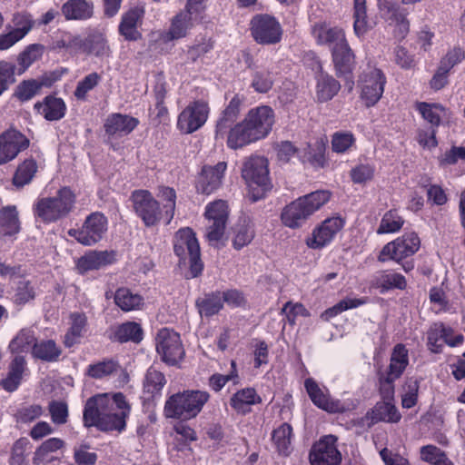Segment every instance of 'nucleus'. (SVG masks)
Segmentation results:
<instances>
[{
  "instance_id": "7c9ffc66",
  "label": "nucleus",
  "mask_w": 465,
  "mask_h": 465,
  "mask_svg": "<svg viewBox=\"0 0 465 465\" xmlns=\"http://www.w3.org/2000/svg\"><path fill=\"white\" fill-rule=\"evenodd\" d=\"M262 401L261 397L252 388H245L236 391L230 400L231 407L239 414L251 411L252 406Z\"/></svg>"
},
{
  "instance_id": "2f4dec72",
  "label": "nucleus",
  "mask_w": 465,
  "mask_h": 465,
  "mask_svg": "<svg viewBox=\"0 0 465 465\" xmlns=\"http://www.w3.org/2000/svg\"><path fill=\"white\" fill-rule=\"evenodd\" d=\"M353 32L362 39L375 26L376 23L367 15L366 0H354Z\"/></svg>"
},
{
  "instance_id": "8fccbe9b",
  "label": "nucleus",
  "mask_w": 465,
  "mask_h": 465,
  "mask_svg": "<svg viewBox=\"0 0 465 465\" xmlns=\"http://www.w3.org/2000/svg\"><path fill=\"white\" fill-rule=\"evenodd\" d=\"M420 458L430 465H454L442 450L431 444L420 448Z\"/></svg>"
},
{
  "instance_id": "4d7b16f0",
  "label": "nucleus",
  "mask_w": 465,
  "mask_h": 465,
  "mask_svg": "<svg viewBox=\"0 0 465 465\" xmlns=\"http://www.w3.org/2000/svg\"><path fill=\"white\" fill-rule=\"evenodd\" d=\"M325 146L323 143L317 142L313 146H308L303 153H299V157L302 162H308L312 166L323 167L325 164Z\"/></svg>"
},
{
  "instance_id": "c756f323",
  "label": "nucleus",
  "mask_w": 465,
  "mask_h": 465,
  "mask_svg": "<svg viewBox=\"0 0 465 465\" xmlns=\"http://www.w3.org/2000/svg\"><path fill=\"white\" fill-rule=\"evenodd\" d=\"M371 287L379 289L381 293L393 288L402 290L406 287V280L401 273L391 271H380L373 275Z\"/></svg>"
},
{
  "instance_id": "4be33fe9",
  "label": "nucleus",
  "mask_w": 465,
  "mask_h": 465,
  "mask_svg": "<svg viewBox=\"0 0 465 465\" xmlns=\"http://www.w3.org/2000/svg\"><path fill=\"white\" fill-rule=\"evenodd\" d=\"M312 35L320 45H327L331 52L347 42L345 32L342 28L330 26L326 23H315L312 26Z\"/></svg>"
},
{
  "instance_id": "3c124183",
  "label": "nucleus",
  "mask_w": 465,
  "mask_h": 465,
  "mask_svg": "<svg viewBox=\"0 0 465 465\" xmlns=\"http://www.w3.org/2000/svg\"><path fill=\"white\" fill-rule=\"evenodd\" d=\"M61 349L52 341H43L33 346V355L45 361H55L61 355Z\"/></svg>"
},
{
  "instance_id": "de8ad7c7",
  "label": "nucleus",
  "mask_w": 465,
  "mask_h": 465,
  "mask_svg": "<svg viewBox=\"0 0 465 465\" xmlns=\"http://www.w3.org/2000/svg\"><path fill=\"white\" fill-rule=\"evenodd\" d=\"M37 163L34 159L25 160L16 168L13 177V184L20 188L30 183L37 172Z\"/></svg>"
},
{
  "instance_id": "0e129e2a",
  "label": "nucleus",
  "mask_w": 465,
  "mask_h": 465,
  "mask_svg": "<svg viewBox=\"0 0 465 465\" xmlns=\"http://www.w3.org/2000/svg\"><path fill=\"white\" fill-rule=\"evenodd\" d=\"M45 84L44 81L40 82L35 79L24 81L17 86L16 95L21 101H28Z\"/></svg>"
},
{
  "instance_id": "338daca9",
  "label": "nucleus",
  "mask_w": 465,
  "mask_h": 465,
  "mask_svg": "<svg viewBox=\"0 0 465 465\" xmlns=\"http://www.w3.org/2000/svg\"><path fill=\"white\" fill-rule=\"evenodd\" d=\"M44 413V410L41 405L32 404L20 408L16 414V421L20 423L28 424L40 418Z\"/></svg>"
},
{
  "instance_id": "72a5a7b5",
  "label": "nucleus",
  "mask_w": 465,
  "mask_h": 465,
  "mask_svg": "<svg viewBox=\"0 0 465 465\" xmlns=\"http://www.w3.org/2000/svg\"><path fill=\"white\" fill-rule=\"evenodd\" d=\"M156 197L161 205V211L163 213L164 224L171 223L174 217L176 209V192L173 188L161 185L157 188Z\"/></svg>"
},
{
  "instance_id": "c9c22d12",
  "label": "nucleus",
  "mask_w": 465,
  "mask_h": 465,
  "mask_svg": "<svg viewBox=\"0 0 465 465\" xmlns=\"http://www.w3.org/2000/svg\"><path fill=\"white\" fill-rule=\"evenodd\" d=\"M87 318L84 314L74 312L70 315V328L64 335V343L72 347L80 341L86 331Z\"/></svg>"
},
{
  "instance_id": "f03ea898",
  "label": "nucleus",
  "mask_w": 465,
  "mask_h": 465,
  "mask_svg": "<svg viewBox=\"0 0 465 465\" xmlns=\"http://www.w3.org/2000/svg\"><path fill=\"white\" fill-rule=\"evenodd\" d=\"M274 123L275 114L270 106L252 108L245 118L229 132L227 145L238 149L263 139L271 133Z\"/></svg>"
},
{
  "instance_id": "c03bdc74",
  "label": "nucleus",
  "mask_w": 465,
  "mask_h": 465,
  "mask_svg": "<svg viewBox=\"0 0 465 465\" xmlns=\"http://www.w3.org/2000/svg\"><path fill=\"white\" fill-rule=\"evenodd\" d=\"M87 55H93L99 59L108 58L111 55V48L104 35L100 32H93L87 35Z\"/></svg>"
},
{
  "instance_id": "37998d69",
  "label": "nucleus",
  "mask_w": 465,
  "mask_h": 465,
  "mask_svg": "<svg viewBox=\"0 0 465 465\" xmlns=\"http://www.w3.org/2000/svg\"><path fill=\"white\" fill-rule=\"evenodd\" d=\"M20 230L18 213L15 206H6L0 210V235H14Z\"/></svg>"
},
{
  "instance_id": "6e6552de",
  "label": "nucleus",
  "mask_w": 465,
  "mask_h": 465,
  "mask_svg": "<svg viewBox=\"0 0 465 465\" xmlns=\"http://www.w3.org/2000/svg\"><path fill=\"white\" fill-rule=\"evenodd\" d=\"M173 251L181 261L184 262L189 258L191 278L202 273L203 264L201 261L200 245L191 228H182L175 233Z\"/></svg>"
},
{
  "instance_id": "09e8293b",
  "label": "nucleus",
  "mask_w": 465,
  "mask_h": 465,
  "mask_svg": "<svg viewBox=\"0 0 465 465\" xmlns=\"http://www.w3.org/2000/svg\"><path fill=\"white\" fill-rule=\"evenodd\" d=\"M341 84L332 76L320 74L317 81V98L320 102H327L337 94Z\"/></svg>"
},
{
  "instance_id": "a19ab883",
  "label": "nucleus",
  "mask_w": 465,
  "mask_h": 465,
  "mask_svg": "<svg viewBox=\"0 0 465 465\" xmlns=\"http://www.w3.org/2000/svg\"><path fill=\"white\" fill-rule=\"evenodd\" d=\"M64 446V441L60 438H50L45 440L35 450L34 455L35 464H47L54 460L53 453L61 450Z\"/></svg>"
},
{
  "instance_id": "393cba45",
  "label": "nucleus",
  "mask_w": 465,
  "mask_h": 465,
  "mask_svg": "<svg viewBox=\"0 0 465 465\" xmlns=\"http://www.w3.org/2000/svg\"><path fill=\"white\" fill-rule=\"evenodd\" d=\"M137 118L127 114H112L104 124V131L109 137L118 138L129 134L138 125Z\"/></svg>"
},
{
  "instance_id": "f704fd0d",
  "label": "nucleus",
  "mask_w": 465,
  "mask_h": 465,
  "mask_svg": "<svg viewBox=\"0 0 465 465\" xmlns=\"http://www.w3.org/2000/svg\"><path fill=\"white\" fill-rule=\"evenodd\" d=\"M196 307L202 317H212L223 308L222 292H211L196 300Z\"/></svg>"
},
{
  "instance_id": "e2e57ef3",
  "label": "nucleus",
  "mask_w": 465,
  "mask_h": 465,
  "mask_svg": "<svg viewBox=\"0 0 465 465\" xmlns=\"http://www.w3.org/2000/svg\"><path fill=\"white\" fill-rule=\"evenodd\" d=\"M374 413L380 420L386 422H398L401 417L397 408L391 401H384L383 402L378 403L375 406Z\"/></svg>"
},
{
  "instance_id": "f8f14e48",
  "label": "nucleus",
  "mask_w": 465,
  "mask_h": 465,
  "mask_svg": "<svg viewBox=\"0 0 465 465\" xmlns=\"http://www.w3.org/2000/svg\"><path fill=\"white\" fill-rule=\"evenodd\" d=\"M208 220L206 238L213 246H217L222 240L228 218V205L225 201L216 200L207 204L204 213Z\"/></svg>"
},
{
  "instance_id": "58836bf2",
  "label": "nucleus",
  "mask_w": 465,
  "mask_h": 465,
  "mask_svg": "<svg viewBox=\"0 0 465 465\" xmlns=\"http://www.w3.org/2000/svg\"><path fill=\"white\" fill-rule=\"evenodd\" d=\"M115 304L124 312L140 310L143 305V298L130 289L122 287L116 290L114 294Z\"/></svg>"
},
{
  "instance_id": "603ef678",
  "label": "nucleus",
  "mask_w": 465,
  "mask_h": 465,
  "mask_svg": "<svg viewBox=\"0 0 465 465\" xmlns=\"http://www.w3.org/2000/svg\"><path fill=\"white\" fill-rule=\"evenodd\" d=\"M403 224L404 219L398 212L396 210H390L381 217L377 233L385 234L397 232L402 228Z\"/></svg>"
},
{
  "instance_id": "864d4df0",
  "label": "nucleus",
  "mask_w": 465,
  "mask_h": 465,
  "mask_svg": "<svg viewBox=\"0 0 465 465\" xmlns=\"http://www.w3.org/2000/svg\"><path fill=\"white\" fill-rule=\"evenodd\" d=\"M417 109L422 117L432 125L431 128L438 126L446 115L445 108L438 104L420 103L417 104Z\"/></svg>"
},
{
  "instance_id": "ddd939ff",
  "label": "nucleus",
  "mask_w": 465,
  "mask_h": 465,
  "mask_svg": "<svg viewBox=\"0 0 465 465\" xmlns=\"http://www.w3.org/2000/svg\"><path fill=\"white\" fill-rule=\"evenodd\" d=\"M304 386L313 404L327 412L342 413L354 408V404L351 401H341L332 399L328 390L322 389L312 378L305 380Z\"/></svg>"
},
{
  "instance_id": "6e6d98bb",
  "label": "nucleus",
  "mask_w": 465,
  "mask_h": 465,
  "mask_svg": "<svg viewBox=\"0 0 465 465\" xmlns=\"http://www.w3.org/2000/svg\"><path fill=\"white\" fill-rule=\"evenodd\" d=\"M120 365L114 360H104L88 366L87 374L94 379H103L117 372Z\"/></svg>"
},
{
  "instance_id": "bb28decb",
  "label": "nucleus",
  "mask_w": 465,
  "mask_h": 465,
  "mask_svg": "<svg viewBox=\"0 0 465 465\" xmlns=\"http://www.w3.org/2000/svg\"><path fill=\"white\" fill-rule=\"evenodd\" d=\"M114 251H90L79 258L76 268L80 273L98 270L115 262Z\"/></svg>"
},
{
  "instance_id": "f257e3e1",
  "label": "nucleus",
  "mask_w": 465,
  "mask_h": 465,
  "mask_svg": "<svg viewBox=\"0 0 465 465\" xmlns=\"http://www.w3.org/2000/svg\"><path fill=\"white\" fill-rule=\"evenodd\" d=\"M130 412L131 406L123 393H101L86 401L83 419L86 427L121 432L125 429Z\"/></svg>"
},
{
  "instance_id": "79ce46f5",
  "label": "nucleus",
  "mask_w": 465,
  "mask_h": 465,
  "mask_svg": "<svg viewBox=\"0 0 465 465\" xmlns=\"http://www.w3.org/2000/svg\"><path fill=\"white\" fill-rule=\"evenodd\" d=\"M233 232L232 245L235 249L240 250L248 245L254 238V225L250 219L244 218L234 226Z\"/></svg>"
},
{
  "instance_id": "7ed1b4c3",
  "label": "nucleus",
  "mask_w": 465,
  "mask_h": 465,
  "mask_svg": "<svg viewBox=\"0 0 465 465\" xmlns=\"http://www.w3.org/2000/svg\"><path fill=\"white\" fill-rule=\"evenodd\" d=\"M328 191H315L286 205L281 213L282 223L292 229L299 228L330 200Z\"/></svg>"
},
{
  "instance_id": "774afa93",
  "label": "nucleus",
  "mask_w": 465,
  "mask_h": 465,
  "mask_svg": "<svg viewBox=\"0 0 465 465\" xmlns=\"http://www.w3.org/2000/svg\"><path fill=\"white\" fill-rule=\"evenodd\" d=\"M273 84L272 74L266 70L256 71L252 75V86L258 93H267Z\"/></svg>"
},
{
  "instance_id": "a18cd8bd",
  "label": "nucleus",
  "mask_w": 465,
  "mask_h": 465,
  "mask_svg": "<svg viewBox=\"0 0 465 465\" xmlns=\"http://www.w3.org/2000/svg\"><path fill=\"white\" fill-rule=\"evenodd\" d=\"M36 338L35 332L31 329H22L11 340L9 343V350L12 353H24L33 351V346L36 344Z\"/></svg>"
},
{
  "instance_id": "680f3d73",
  "label": "nucleus",
  "mask_w": 465,
  "mask_h": 465,
  "mask_svg": "<svg viewBox=\"0 0 465 465\" xmlns=\"http://www.w3.org/2000/svg\"><path fill=\"white\" fill-rule=\"evenodd\" d=\"M355 143V137L351 132H336L331 136V149L337 153L348 152Z\"/></svg>"
},
{
  "instance_id": "2eb2a0df",
  "label": "nucleus",
  "mask_w": 465,
  "mask_h": 465,
  "mask_svg": "<svg viewBox=\"0 0 465 465\" xmlns=\"http://www.w3.org/2000/svg\"><path fill=\"white\" fill-rule=\"evenodd\" d=\"M251 32L254 40L261 45H273L282 39L280 23L269 15H255L251 21Z\"/></svg>"
},
{
  "instance_id": "5701e85b",
  "label": "nucleus",
  "mask_w": 465,
  "mask_h": 465,
  "mask_svg": "<svg viewBox=\"0 0 465 465\" xmlns=\"http://www.w3.org/2000/svg\"><path fill=\"white\" fill-rule=\"evenodd\" d=\"M226 167L225 162H220L214 166H204L196 183L197 191L210 194L217 190L222 184Z\"/></svg>"
},
{
  "instance_id": "412c9836",
  "label": "nucleus",
  "mask_w": 465,
  "mask_h": 465,
  "mask_svg": "<svg viewBox=\"0 0 465 465\" xmlns=\"http://www.w3.org/2000/svg\"><path fill=\"white\" fill-rule=\"evenodd\" d=\"M361 98L366 106H372L381 99L386 78L380 69H371L366 73L361 82Z\"/></svg>"
},
{
  "instance_id": "9b49d317",
  "label": "nucleus",
  "mask_w": 465,
  "mask_h": 465,
  "mask_svg": "<svg viewBox=\"0 0 465 465\" xmlns=\"http://www.w3.org/2000/svg\"><path fill=\"white\" fill-rule=\"evenodd\" d=\"M108 221L102 213L88 215L80 229H70L68 234L78 242L90 246L98 242L107 231Z\"/></svg>"
},
{
  "instance_id": "4c0bfd02",
  "label": "nucleus",
  "mask_w": 465,
  "mask_h": 465,
  "mask_svg": "<svg viewBox=\"0 0 465 465\" xmlns=\"http://www.w3.org/2000/svg\"><path fill=\"white\" fill-rule=\"evenodd\" d=\"M45 47L41 44L27 45L17 56V74H23L34 63L40 60Z\"/></svg>"
},
{
  "instance_id": "423d86ee",
  "label": "nucleus",
  "mask_w": 465,
  "mask_h": 465,
  "mask_svg": "<svg viewBox=\"0 0 465 465\" xmlns=\"http://www.w3.org/2000/svg\"><path fill=\"white\" fill-rule=\"evenodd\" d=\"M75 203V195L69 187L59 189L53 196L38 198L35 214L45 223H54L68 215Z\"/></svg>"
},
{
  "instance_id": "5fc2aeb1",
  "label": "nucleus",
  "mask_w": 465,
  "mask_h": 465,
  "mask_svg": "<svg viewBox=\"0 0 465 465\" xmlns=\"http://www.w3.org/2000/svg\"><path fill=\"white\" fill-rule=\"evenodd\" d=\"M292 428L288 423H282L273 430L272 440L280 453L287 455L291 446Z\"/></svg>"
},
{
  "instance_id": "e433bc0d",
  "label": "nucleus",
  "mask_w": 465,
  "mask_h": 465,
  "mask_svg": "<svg viewBox=\"0 0 465 465\" xmlns=\"http://www.w3.org/2000/svg\"><path fill=\"white\" fill-rule=\"evenodd\" d=\"M409 364V352L405 345L399 343L394 346L388 371L386 374L391 375L392 378H400L404 372Z\"/></svg>"
},
{
  "instance_id": "ea45409f",
  "label": "nucleus",
  "mask_w": 465,
  "mask_h": 465,
  "mask_svg": "<svg viewBox=\"0 0 465 465\" xmlns=\"http://www.w3.org/2000/svg\"><path fill=\"white\" fill-rule=\"evenodd\" d=\"M25 360L23 356H15L9 366L8 375L1 381L3 388L7 391H15L22 380L25 370Z\"/></svg>"
},
{
  "instance_id": "69168bd1",
  "label": "nucleus",
  "mask_w": 465,
  "mask_h": 465,
  "mask_svg": "<svg viewBox=\"0 0 465 465\" xmlns=\"http://www.w3.org/2000/svg\"><path fill=\"white\" fill-rule=\"evenodd\" d=\"M102 77L97 73H91L78 82L74 91L77 99H85L89 91L93 90L101 81Z\"/></svg>"
},
{
  "instance_id": "cd10ccee",
  "label": "nucleus",
  "mask_w": 465,
  "mask_h": 465,
  "mask_svg": "<svg viewBox=\"0 0 465 465\" xmlns=\"http://www.w3.org/2000/svg\"><path fill=\"white\" fill-rule=\"evenodd\" d=\"M242 101L235 95L229 102L228 105L223 112L222 117L218 120L216 124V139H224L226 136L228 137V134L232 128H233L232 124L237 119L240 113V106Z\"/></svg>"
},
{
  "instance_id": "bf43d9fd",
  "label": "nucleus",
  "mask_w": 465,
  "mask_h": 465,
  "mask_svg": "<svg viewBox=\"0 0 465 465\" xmlns=\"http://www.w3.org/2000/svg\"><path fill=\"white\" fill-rule=\"evenodd\" d=\"M448 330L442 322L434 323L428 331V347L434 352H441L443 344L440 342L442 336H448Z\"/></svg>"
},
{
  "instance_id": "1a4fd4ad",
  "label": "nucleus",
  "mask_w": 465,
  "mask_h": 465,
  "mask_svg": "<svg viewBox=\"0 0 465 465\" xmlns=\"http://www.w3.org/2000/svg\"><path fill=\"white\" fill-rule=\"evenodd\" d=\"M130 201L134 213L142 220L144 226L154 227L161 222L164 223L160 203L150 191L134 190L130 196Z\"/></svg>"
},
{
  "instance_id": "39448f33",
  "label": "nucleus",
  "mask_w": 465,
  "mask_h": 465,
  "mask_svg": "<svg viewBox=\"0 0 465 465\" xmlns=\"http://www.w3.org/2000/svg\"><path fill=\"white\" fill-rule=\"evenodd\" d=\"M242 177L248 186L252 202L262 199L272 188L268 161L262 156H251L242 164Z\"/></svg>"
},
{
  "instance_id": "a211bd4d",
  "label": "nucleus",
  "mask_w": 465,
  "mask_h": 465,
  "mask_svg": "<svg viewBox=\"0 0 465 465\" xmlns=\"http://www.w3.org/2000/svg\"><path fill=\"white\" fill-rule=\"evenodd\" d=\"M337 438L333 435L322 437L316 442L310 451L312 465H339L341 454L336 446Z\"/></svg>"
},
{
  "instance_id": "aec40b11",
  "label": "nucleus",
  "mask_w": 465,
  "mask_h": 465,
  "mask_svg": "<svg viewBox=\"0 0 465 465\" xmlns=\"http://www.w3.org/2000/svg\"><path fill=\"white\" fill-rule=\"evenodd\" d=\"M345 220L340 215L325 219L312 232V236L307 241L310 248L320 249L329 244L336 234L343 228Z\"/></svg>"
},
{
  "instance_id": "20e7f679",
  "label": "nucleus",
  "mask_w": 465,
  "mask_h": 465,
  "mask_svg": "<svg viewBox=\"0 0 465 465\" xmlns=\"http://www.w3.org/2000/svg\"><path fill=\"white\" fill-rule=\"evenodd\" d=\"M205 391L187 390L170 396L164 404L167 418L190 420L196 417L209 401Z\"/></svg>"
},
{
  "instance_id": "0eeeda50",
  "label": "nucleus",
  "mask_w": 465,
  "mask_h": 465,
  "mask_svg": "<svg viewBox=\"0 0 465 465\" xmlns=\"http://www.w3.org/2000/svg\"><path fill=\"white\" fill-rule=\"evenodd\" d=\"M205 0H188L185 8L175 15L167 30L159 35V41L164 44L173 42L187 36L194 23L204 10Z\"/></svg>"
},
{
  "instance_id": "a878e982",
  "label": "nucleus",
  "mask_w": 465,
  "mask_h": 465,
  "mask_svg": "<svg viewBox=\"0 0 465 465\" xmlns=\"http://www.w3.org/2000/svg\"><path fill=\"white\" fill-rule=\"evenodd\" d=\"M144 11L141 7H134L122 15L118 26L119 34L127 41H136L142 37L138 28L142 25Z\"/></svg>"
},
{
  "instance_id": "473e14b6",
  "label": "nucleus",
  "mask_w": 465,
  "mask_h": 465,
  "mask_svg": "<svg viewBox=\"0 0 465 465\" xmlns=\"http://www.w3.org/2000/svg\"><path fill=\"white\" fill-rule=\"evenodd\" d=\"M35 109L48 121H57L65 114L66 106L61 98L46 96L43 102L36 103Z\"/></svg>"
},
{
  "instance_id": "052dcab7",
  "label": "nucleus",
  "mask_w": 465,
  "mask_h": 465,
  "mask_svg": "<svg viewBox=\"0 0 465 465\" xmlns=\"http://www.w3.org/2000/svg\"><path fill=\"white\" fill-rule=\"evenodd\" d=\"M165 383L166 380L161 371L153 367L148 369L143 381L144 390L148 393L154 394L159 392Z\"/></svg>"
},
{
  "instance_id": "13d9d810",
  "label": "nucleus",
  "mask_w": 465,
  "mask_h": 465,
  "mask_svg": "<svg viewBox=\"0 0 465 465\" xmlns=\"http://www.w3.org/2000/svg\"><path fill=\"white\" fill-rule=\"evenodd\" d=\"M366 303L365 298H346L339 302L331 308L327 309L322 315L325 320L335 317L344 311L357 308Z\"/></svg>"
},
{
  "instance_id": "f3484780",
  "label": "nucleus",
  "mask_w": 465,
  "mask_h": 465,
  "mask_svg": "<svg viewBox=\"0 0 465 465\" xmlns=\"http://www.w3.org/2000/svg\"><path fill=\"white\" fill-rule=\"evenodd\" d=\"M29 144V139L16 129L10 128L0 134V165L15 159Z\"/></svg>"
},
{
  "instance_id": "49530a36",
  "label": "nucleus",
  "mask_w": 465,
  "mask_h": 465,
  "mask_svg": "<svg viewBox=\"0 0 465 465\" xmlns=\"http://www.w3.org/2000/svg\"><path fill=\"white\" fill-rule=\"evenodd\" d=\"M114 339L119 342H140L143 340V330L140 324L134 322H124L116 327Z\"/></svg>"
},
{
  "instance_id": "6ab92c4d",
  "label": "nucleus",
  "mask_w": 465,
  "mask_h": 465,
  "mask_svg": "<svg viewBox=\"0 0 465 465\" xmlns=\"http://www.w3.org/2000/svg\"><path fill=\"white\" fill-rule=\"evenodd\" d=\"M332 62L338 77H343L345 85L351 91L354 85L352 70L355 65V55L348 41L331 52Z\"/></svg>"
},
{
  "instance_id": "c85d7f7f",
  "label": "nucleus",
  "mask_w": 465,
  "mask_h": 465,
  "mask_svg": "<svg viewBox=\"0 0 465 465\" xmlns=\"http://www.w3.org/2000/svg\"><path fill=\"white\" fill-rule=\"evenodd\" d=\"M61 11L66 20H88L94 15V4L88 0H68Z\"/></svg>"
},
{
  "instance_id": "9d476101",
  "label": "nucleus",
  "mask_w": 465,
  "mask_h": 465,
  "mask_svg": "<svg viewBox=\"0 0 465 465\" xmlns=\"http://www.w3.org/2000/svg\"><path fill=\"white\" fill-rule=\"evenodd\" d=\"M420 247V240L418 234L414 232H409L385 244L378 256V260L382 262L388 260L400 262L416 253Z\"/></svg>"
},
{
  "instance_id": "b1692460",
  "label": "nucleus",
  "mask_w": 465,
  "mask_h": 465,
  "mask_svg": "<svg viewBox=\"0 0 465 465\" xmlns=\"http://www.w3.org/2000/svg\"><path fill=\"white\" fill-rule=\"evenodd\" d=\"M378 7L381 15L390 25H395L399 31V35L403 37L409 31V22L406 19V14L395 0H377Z\"/></svg>"
},
{
  "instance_id": "4468645a",
  "label": "nucleus",
  "mask_w": 465,
  "mask_h": 465,
  "mask_svg": "<svg viewBox=\"0 0 465 465\" xmlns=\"http://www.w3.org/2000/svg\"><path fill=\"white\" fill-rule=\"evenodd\" d=\"M155 346L162 360L169 365L176 364L184 355L179 333L168 328L157 332Z\"/></svg>"
},
{
  "instance_id": "dca6fc26",
  "label": "nucleus",
  "mask_w": 465,
  "mask_h": 465,
  "mask_svg": "<svg viewBox=\"0 0 465 465\" xmlns=\"http://www.w3.org/2000/svg\"><path fill=\"white\" fill-rule=\"evenodd\" d=\"M209 115L208 103L203 100L191 102L179 114L177 126L184 134H192L201 128Z\"/></svg>"
}]
</instances>
